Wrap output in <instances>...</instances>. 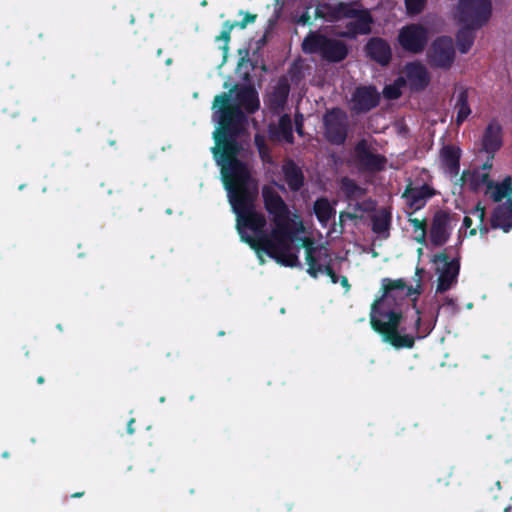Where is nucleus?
Returning <instances> with one entry per match:
<instances>
[{"label":"nucleus","instance_id":"obj_1","mask_svg":"<svg viewBox=\"0 0 512 512\" xmlns=\"http://www.w3.org/2000/svg\"><path fill=\"white\" fill-rule=\"evenodd\" d=\"M219 106V127L213 133L212 153L217 163L240 161L242 146L238 137L247 120L244 112L254 114L260 108L258 93L252 85H235L229 92L215 96L213 108Z\"/></svg>","mask_w":512,"mask_h":512},{"label":"nucleus","instance_id":"obj_2","mask_svg":"<svg viewBox=\"0 0 512 512\" xmlns=\"http://www.w3.org/2000/svg\"><path fill=\"white\" fill-rule=\"evenodd\" d=\"M222 181L228 192L229 203L237 216V230L243 242L251 248L253 242L270 236L264 228L267 224L265 216L255 210L258 196L257 184L251 177L247 165L242 161L221 162Z\"/></svg>","mask_w":512,"mask_h":512},{"label":"nucleus","instance_id":"obj_3","mask_svg":"<svg viewBox=\"0 0 512 512\" xmlns=\"http://www.w3.org/2000/svg\"><path fill=\"white\" fill-rule=\"evenodd\" d=\"M264 208L275 228L270 236H263L260 240L249 239L253 242L252 249L257 253H265L277 263L286 267L300 266L297 254L291 251L293 230L291 227L290 210L280 194L271 186L262 187Z\"/></svg>","mask_w":512,"mask_h":512},{"label":"nucleus","instance_id":"obj_4","mask_svg":"<svg viewBox=\"0 0 512 512\" xmlns=\"http://www.w3.org/2000/svg\"><path fill=\"white\" fill-rule=\"evenodd\" d=\"M382 298L376 300L371 308L370 313V324L372 329L381 335L384 342L390 344L396 349L412 348L415 344V337L411 334H401L404 329H400V323L402 321V313L396 310H385L381 307L384 303V298L393 296L394 291H404L406 296L420 295L422 288L420 284V278L417 280V285L407 286L404 279H389L384 278L382 280Z\"/></svg>","mask_w":512,"mask_h":512},{"label":"nucleus","instance_id":"obj_5","mask_svg":"<svg viewBox=\"0 0 512 512\" xmlns=\"http://www.w3.org/2000/svg\"><path fill=\"white\" fill-rule=\"evenodd\" d=\"M306 53H318L329 62H340L347 57L346 45L338 40L328 39L326 34H307L302 43Z\"/></svg>","mask_w":512,"mask_h":512},{"label":"nucleus","instance_id":"obj_6","mask_svg":"<svg viewBox=\"0 0 512 512\" xmlns=\"http://www.w3.org/2000/svg\"><path fill=\"white\" fill-rule=\"evenodd\" d=\"M325 139L332 145H343L348 137V115L340 107L327 109L323 115Z\"/></svg>","mask_w":512,"mask_h":512},{"label":"nucleus","instance_id":"obj_7","mask_svg":"<svg viewBox=\"0 0 512 512\" xmlns=\"http://www.w3.org/2000/svg\"><path fill=\"white\" fill-rule=\"evenodd\" d=\"M306 251V262L308 265L307 273L317 278L319 273H325L333 284L338 283L339 276L331 265V258L325 247H314L311 241L304 243Z\"/></svg>","mask_w":512,"mask_h":512},{"label":"nucleus","instance_id":"obj_8","mask_svg":"<svg viewBox=\"0 0 512 512\" xmlns=\"http://www.w3.org/2000/svg\"><path fill=\"white\" fill-rule=\"evenodd\" d=\"M456 52L450 36L437 37L427 51V63L433 69L449 70L455 61Z\"/></svg>","mask_w":512,"mask_h":512},{"label":"nucleus","instance_id":"obj_9","mask_svg":"<svg viewBox=\"0 0 512 512\" xmlns=\"http://www.w3.org/2000/svg\"><path fill=\"white\" fill-rule=\"evenodd\" d=\"M431 261L435 264L439 262L443 263V267L437 269L439 276L437 280L436 292L444 293L448 291L455 283H457V278L460 272V258L456 257L450 260L449 256L444 251L435 254Z\"/></svg>","mask_w":512,"mask_h":512},{"label":"nucleus","instance_id":"obj_10","mask_svg":"<svg viewBox=\"0 0 512 512\" xmlns=\"http://www.w3.org/2000/svg\"><path fill=\"white\" fill-rule=\"evenodd\" d=\"M458 14L462 22L476 25L485 22L491 14L490 0H461Z\"/></svg>","mask_w":512,"mask_h":512},{"label":"nucleus","instance_id":"obj_11","mask_svg":"<svg viewBox=\"0 0 512 512\" xmlns=\"http://www.w3.org/2000/svg\"><path fill=\"white\" fill-rule=\"evenodd\" d=\"M355 157L359 168L367 172H380L385 169L387 159L381 154L370 151L365 139L357 142L354 148Z\"/></svg>","mask_w":512,"mask_h":512},{"label":"nucleus","instance_id":"obj_12","mask_svg":"<svg viewBox=\"0 0 512 512\" xmlns=\"http://www.w3.org/2000/svg\"><path fill=\"white\" fill-rule=\"evenodd\" d=\"M380 94L375 86H359L352 93L351 110L355 114H363L371 111L379 105Z\"/></svg>","mask_w":512,"mask_h":512},{"label":"nucleus","instance_id":"obj_13","mask_svg":"<svg viewBox=\"0 0 512 512\" xmlns=\"http://www.w3.org/2000/svg\"><path fill=\"white\" fill-rule=\"evenodd\" d=\"M451 216L446 210H437L430 226V241L435 247L443 246L451 235Z\"/></svg>","mask_w":512,"mask_h":512},{"label":"nucleus","instance_id":"obj_14","mask_svg":"<svg viewBox=\"0 0 512 512\" xmlns=\"http://www.w3.org/2000/svg\"><path fill=\"white\" fill-rule=\"evenodd\" d=\"M331 18L349 17L351 18L350 24L355 25L353 32H369L371 16L368 11H357L344 3H338L333 12L330 14Z\"/></svg>","mask_w":512,"mask_h":512},{"label":"nucleus","instance_id":"obj_15","mask_svg":"<svg viewBox=\"0 0 512 512\" xmlns=\"http://www.w3.org/2000/svg\"><path fill=\"white\" fill-rule=\"evenodd\" d=\"M364 52L367 58L386 67L392 60V50L389 43L379 37H372L364 46Z\"/></svg>","mask_w":512,"mask_h":512},{"label":"nucleus","instance_id":"obj_16","mask_svg":"<svg viewBox=\"0 0 512 512\" xmlns=\"http://www.w3.org/2000/svg\"><path fill=\"white\" fill-rule=\"evenodd\" d=\"M403 73L412 91H423L430 83L428 70L421 62L414 61L407 63L404 66Z\"/></svg>","mask_w":512,"mask_h":512},{"label":"nucleus","instance_id":"obj_17","mask_svg":"<svg viewBox=\"0 0 512 512\" xmlns=\"http://www.w3.org/2000/svg\"><path fill=\"white\" fill-rule=\"evenodd\" d=\"M481 144L482 150L489 154L491 159L502 147L503 129L496 119L491 120L486 126L481 139Z\"/></svg>","mask_w":512,"mask_h":512},{"label":"nucleus","instance_id":"obj_18","mask_svg":"<svg viewBox=\"0 0 512 512\" xmlns=\"http://www.w3.org/2000/svg\"><path fill=\"white\" fill-rule=\"evenodd\" d=\"M435 195V191L428 184H423L419 187H413L411 184L407 185L402 197L406 199L407 205L415 211L425 206L426 201Z\"/></svg>","mask_w":512,"mask_h":512},{"label":"nucleus","instance_id":"obj_19","mask_svg":"<svg viewBox=\"0 0 512 512\" xmlns=\"http://www.w3.org/2000/svg\"><path fill=\"white\" fill-rule=\"evenodd\" d=\"M461 149L455 145H444L440 150L441 165L451 177H456L460 170Z\"/></svg>","mask_w":512,"mask_h":512},{"label":"nucleus","instance_id":"obj_20","mask_svg":"<svg viewBox=\"0 0 512 512\" xmlns=\"http://www.w3.org/2000/svg\"><path fill=\"white\" fill-rule=\"evenodd\" d=\"M269 138L276 142L294 143L293 125L290 115L283 114L280 116L277 125L269 126Z\"/></svg>","mask_w":512,"mask_h":512},{"label":"nucleus","instance_id":"obj_21","mask_svg":"<svg viewBox=\"0 0 512 512\" xmlns=\"http://www.w3.org/2000/svg\"><path fill=\"white\" fill-rule=\"evenodd\" d=\"M429 34H398V44L407 53H422L428 42Z\"/></svg>","mask_w":512,"mask_h":512},{"label":"nucleus","instance_id":"obj_22","mask_svg":"<svg viewBox=\"0 0 512 512\" xmlns=\"http://www.w3.org/2000/svg\"><path fill=\"white\" fill-rule=\"evenodd\" d=\"M282 172L291 191L297 192L303 187L305 181L303 171L292 159L284 162Z\"/></svg>","mask_w":512,"mask_h":512},{"label":"nucleus","instance_id":"obj_23","mask_svg":"<svg viewBox=\"0 0 512 512\" xmlns=\"http://www.w3.org/2000/svg\"><path fill=\"white\" fill-rule=\"evenodd\" d=\"M468 98L469 92L467 88L462 87L458 90L454 104V110L456 111L455 123L457 126L462 125L472 112Z\"/></svg>","mask_w":512,"mask_h":512},{"label":"nucleus","instance_id":"obj_24","mask_svg":"<svg viewBox=\"0 0 512 512\" xmlns=\"http://www.w3.org/2000/svg\"><path fill=\"white\" fill-rule=\"evenodd\" d=\"M392 213L389 208H380L375 215L372 216V231L378 235L389 236V230L391 227Z\"/></svg>","mask_w":512,"mask_h":512},{"label":"nucleus","instance_id":"obj_25","mask_svg":"<svg viewBox=\"0 0 512 512\" xmlns=\"http://www.w3.org/2000/svg\"><path fill=\"white\" fill-rule=\"evenodd\" d=\"M490 223L493 229H502L505 233L512 229V214L507 205L494 209Z\"/></svg>","mask_w":512,"mask_h":512},{"label":"nucleus","instance_id":"obj_26","mask_svg":"<svg viewBox=\"0 0 512 512\" xmlns=\"http://www.w3.org/2000/svg\"><path fill=\"white\" fill-rule=\"evenodd\" d=\"M487 193L494 202H501L512 194V178L506 176L501 183L489 182Z\"/></svg>","mask_w":512,"mask_h":512},{"label":"nucleus","instance_id":"obj_27","mask_svg":"<svg viewBox=\"0 0 512 512\" xmlns=\"http://www.w3.org/2000/svg\"><path fill=\"white\" fill-rule=\"evenodd\" d=\"M313 210L317 220L322 224L326 225L332 216L335 214V210L330 204L326 197L318 198L313 205Z\"/></svg>","mask_w":512,"mask_h":512},{"label":"nucleus","instance_id":"obj_28","mask_svg":"<svg viewBox=\"0 0 512 512\" xmlns=\"http://www.w3.org/2000/svg\"><path fill=\"white\" fill-rule=\"evenodd\" d=\"M340 188L348 200H355L366 194V189L359 186L355 180L349 177H343L341 179Z\"/></svg>","mask_w":512,"mask_h":512},{"label":"nucleus","instance_id":"obj_29","mask_svg":"<svg viewBox=\"0 0 512 512\" xmlns=\"http://www.w3.org/2000/svg\"><path fill=\"white\" fill-rule=\"evenodd\" d=\"M256 18V14L240 11L236 19L229 20L225 23V28L228 30H244L247 28L249 23L255 22Z\"/></svg>","mask_w":512,"mask_h":512},{"label":"nucleus","instance_id":"obj_30","mask_svg":"<svg viewBox=\"0 0 512 512\" xmlns=\"http://www.w3.org/2000/svg\"><path fill=\"white\" fill-rule=\"evenodd\" d=\"M289 94V86L287 84H279L270 95V105L276 108L283 107L287 102Z\"/></svg>","mask_w":512,"mask_h":512},{"label":"nucleus","instance_id":"obj_31","mask_svg":"<svg viewBox=\"0 0 512 512\" xmlns=\"http://www.w3.org/2000/svg\"><path fill=\"white\" fill-rule=\"evenodd\" d=\"M475 34H456V45L458 50L465 54L467 53L474 44Z\"/></svg>","mask_w":512,"mask_h":512},{"label":"nucleus","instance_id":"obj_32","mask_svg":"<svg viewBox=\"0 0 512 512\" xmlns=\"http://www.w3.org/2000/svg\"><path fill=\"white\" fill-rule=\"evenodd\" d=\"M255 146L258 150L259 156L263 161H270L271 160V154L270 149L267 146L265 139L261 135H256L254 138Z\"/></svg>","mask_w":512,"mask_h":512},{"label":"nucleus","instance_id":"obj_33","mask_svg":"<svg viewBox=\"0 0 512 512\" xmlns=\"http://www.w3.org/2000/svg\"><path fill=\"white\" fill-rule=\"evenodd\" d=\"M489 182H492V180H490L488 173L474 172L471 175L470 186L473 190H477L481 185L488 187Z\"/></svg>","mask_w":512,"mask_h":512},{"label":"nucleus","instance_id":"obj_34","mask_svg":"<svg viewBox=\"0 0 512 512\" xmlns=\"http://www.w3.org/2000/svg\"><path fill=\"white\" fill-rule=\"evenodd\" d=\"M405 4L409 14H417L424 8L425 0H405Z\"/></svg>","mask_w":512,"mask_h":512},{"label":"nucleus","instance_id":"obj_35","mask_svg":"<svg viewBox=\"0 0 512 512\" xmlns=\"http://www.w3.org/2000/svg\"><path fill=\"white\" fill-rule=\"evenodd\" d=\"M383 94H384L385 98H387L389 100H396L401 96L402 92L399 88H397L396 86L391 84V85L385 86V88L383 90Z\"/></svg>","mask_w":512,"mask_h":512},{"label":"nucleus","instance_id":"obj_36","mask_svg":"<svg viewBox=\"0 0 512 512\" xmlns=\"http://www.w3.org/2000/svg\"><path fill=\"white\" fill-rule=\"evenodd\" d=\"M408 221L413 226L415 233L427 230V223L425 219L409 218Z\"/></svg>","mask_w":512,"mask_h":512},{"label":"nucleus","instance_id":"obj_37","mask_svg":"<svg viewBox=\"0 0 512 512\" xmlns=\"http://www.w3.org/2000/svg\"><path fill=\"white\" fill-rule=\"evenodd\" d=\"M472 215L477 217L479 219V224H483L485 220V208L481 205V203H478L472 210Z\"/></svg>","mask_w":512,"mask_h":512},{"label":"nucleus","instance_id":"obj_38","mask_svg":"<svg viewBox=\"0 0 512 512\" xmlns=\"http://www.w3.org/2000/svg\"><path fill=\"white\" fill-rule=\"evenodd\" d=\"M408 84L406 76H399L394 80L393 85L396 86L401 90L402 87L406 86Z\"/></svg>","mask_w":512,"mask_h":512},{"label":"nucleus","instance_id":"obj_39","mask_svg":"<svg viewBox=\"0 0 512 512\" xmlns=\"http://www.w3.org/2000/svg\"><path fill=\"white\" fill-rule=\"evenodd\" d=\"M295 124H296V132L299 135H302L303 134L302 115H296Z\"/></svg>","mask_w":512,"mask_h":512},{"label":"nucleus","instance_id":"obj_40","mask_svg":"<svg viewBox=\"0 0 512 512\" xmlns=\"http://www.w3.org/2000/svg\"><path fill=\"white\" fill-rule=\"evenodd\" d=\"M427 230L420 231L415 237L417 243L424 244L426 242Z\"/></svg>","mask_w":512,"mask_h":512},{"label":"nucleus","instance_id":"obj_41","mask_svg":"<svg viewBox=\"0 0 512 512\" xmlns=\"http://www.w3.org/2000/svg\"><path fill=\"white\" fill-rule=\"evenodd\" d=\"M443 306H449L453 309V311L457 310V304L453 298L446 297Z\"/></svg>","mask_w":512,"mask_h":512},{"label":"nucleus","instance_id":"obj_42","mask_svg":"<svg viewBox=\"0 0 512 512\" xmlns=\"http://www.w3.org/2000/svg\"><path fill=\"white\" fill-rule=\"evenodd\" d=\"M329 8H330V7H329V6H327V5L319 6V7L316 9V13H317L318 15H320V16L325 17V16H327V15L329 14V12H328V9H329Z\"/></svg>","mask_w":512,"mask_h":512},{"label":"nucleus","instance_id":"obj_43","mask_svg":"<svg viewBox=\"0 0 512 512\" xmlns=\"http://www.w3.org/2000/svg\"><path fill=\"white\" fill-rule=\"evenodd\" d=\"M310 18H311V17H310V15H309L308 11H307V12L303 13V14H302L298 19H297V23H300V24L305 25V24L309 23Z\"/></svg>","mask_w":512,"mask_h":512},{"label":"nucleus","instance_id":"obj_44","mask_svg":"<svg viewBox=\"0 0 512 512\" xmlns=\"http://www.w3.org/2000/svg\"><path fill=\"white\" fill-rule=\"evenodd\" d=\"M420 325H421L420 311L418 309H416V320H415V324H414L415 331L419 330Z\"/></svg>","mask_w":512,"mask_h":512},{"label":"nucleus","instance_id":"obj_45","mask_svg":"<svg viewBox=\"0 0 512 512\" xmlns=\"http://www.w3.org/2000/svg\"><path fill=\"white\" fill-rule=\"evenodd\" d=\"M340 284L342 285V287H344L346 290H349L351 285L348 281V278L346 276H342L341 279H340Z\"/></svg>","mask_w":512,"mask_h":512},{"label":"nucleus","instance_id":"obj_46","mask_svg":"<svg viewBox=\"0 0 512 512\" xmlns=\"http://www.w3.org/2000/svg\"><path fill=\"white\" fill-rule=\"evenodd\" d=\"M134 423H135V419H134V418H131V419L129 420L128 424H127V432H128L129 434H133V433L135 432V429H134V427H133Z\"/></svg>","mask_w":512,"mask_h":512},{"label":"nucleus","instance_id":"obj_47","mask_svg":"<svg viewBox=\"0 0 512 512\" xmlns=\"http://www.w3.org/2000/svg\"><path fill=\"white\" fill-rule=\"evenodd\" d=\"M463 226L465 228H471L472 226V219L469 216H465L463 219Z\"/></svg>","mask_w":512,"mask_h":512},{"label":"nucleus","instance_id":"obj_48","mask_svg":"<svg viewBox=\"0 0 512 512\" xmlns=\"http://www.w3.org/2000/svg\"><path fill=\"white\" fill-rule=\"evenodd\" d=\"M478 229H479L481 234L488 233V228H487L486 225H484V223L483 224H479Z\"/></svg>","mask_w":512,"mask_h":512},{"label":"nucleus","instance_id":"obj_49","mask_svg":"<svg viewBox=\"0 0 512 512\" xmlns=\"http://www.w3.org/2000/svg\"><path fill=\"white\" fill-rule=\"evenodd\" d=\"M336 35L337 36H341V37H346V38H349V39H356L358 34H346V33H343V34H336Z\"/></svg>","mask_w":512,"mask_h":512},{"label":"nucleus","instance_id":"obj_50","mask_svg":"<svg viewBox=\"0 0 512 512\" xmlns=\"http://www.w3.org/2000/svg\"><path fill=\"white\" fill-rule=\"evenodd\" d=\"M230 35L231 34H219V36L217 37V39H223L225 41H228L230 39Z\"/></svg>","mask_w":512,"mask_h":512},{"label":"nucleus","instance_id":"obj_51","mask_svg":"<svg viewBox=\"0 0 512 512\" xmlns=\"http://www.w3.org/2000/svg\"><path fill=\"white\" fill-rule=\"evenodd\" d=\"M267 36H268V34L263 33V36H262V38L259 40V42H261V43H263V44H264V43H266V42H267Z\"/></svg>","mask_w":512,"mask_h":512},{"label":"nucleus","instance_id":"obj_52","mask_svg":"<svg viewBox=\"0 0 512 512\" xmlns=\"http://www.w3.org/2000/svg\"><path fill=\"white\" fill-rule=\"evenodd\" d=\"M84 495V492H76L74 494H72L71 496L73 498H78V497H82Z\"/></svg>","mask_w":512,"mask_h":512},{"label":"nucleus","instance_id":"obj_53","mask_svg":"<svg viewBox=\"0 0 512 512\" xmlns=\"http://www.w3.org/2000/svg\"><path fill=\"white\" fill-rule=\"evenodd\" d=\"M476 234H477V229H476V228H471V229L469 230V235H470V236H475Z\"/></svg>","mask_w":512,"mask_h":512},{"label":"nucleus","instance_id":"obj_54","mask_svg":"<svg viewBox=\"0 0 512 512\" xmlns=\"http://www.w3.org/2000/svg\"><path fill=\"white\" fill-rule=\"evenodd\" d=\"M44 382H45V378H44L43 376H39V377L37 378V383H38V384H43Z\"/></svg>","mask_w":512,"mask_h":512},{"label":"nucleus","instance_id":"obj_55","mask_svg":"<svg viewBox=\"0 0 512 512\" xmlns=\"http://www.w3.org/2000/svg\"><path fill=\"white\" fill-rule=\"evenodd\" d=\"M3 458L7 459L10 457V453L8 451H4L1 455Z\"/></svg>","mask_w":512,"mask_h":512},{"label":"nucleus","instance_id":"obj_56","mask_svg":"<svg viewBox=\"0 0 512 512\" xmlns=\"http://www.w3.org/2000/svg\"><path fill=\"white\" fill-rule=\"evenodd\" d=\"M492 167V164L491 163H488L486 162L484 165H483V169H490Z\"/></svg>","mask_w":512,"mask_h":512},{"label":"nucleus","instance_id":"obj_57","mask_svg":"<svg viewBox=\"0 0 512 512\" xmlns=\"http://www.w3.org/2000/svg\"><path fill=\"white\" fill-rule=\"evenodd\" d=\"M504 512H512V505L507 507Z\"/></svg>","mask_w":512,"mask_h":512},{"label":"nucleus","instance_id":"obj_58","mask_svg":"<svg viewBox=\"0 0 512 512\" xmlns=\"http://www.w3.org/2000/svg\"><path fill=\"white\" fill-rule=\"evenodd\" d=\"M400 32L405 33V32H410V31L408 30V28H402Z\"/></svg>","mask_w":512,"mask_h":512},{"label":"nucleus","instance_id":"obj_59","mask_svg":"<svg viewBox=\"0 0 512 512\" xmlns=\"http://www.w3.org/2000/svg\"><path fill=\"white\" fill-rule=\"evenodd\" d=\"M422 271H423L422 269L417 268L416 269V274L419 275Z\"/></svg>","mask_w":512,"mask_h":512},{"label":"nucleus","instance_id":"obj_60","mask_svg":"<svg viewBox=\"0 0 512 512\" xmlns=\"http://www.w3.org/2000/svg\"><path fill=\"white\" fill-rule=\"evenodd\" d=\"M225 335V332L224 331H219L218 332V336H224Z\"/></svg>","mask_w":512,"mask_h":512},{"label":"nucleus","instance_id":"obj_61","mask_svg":"<svg viewBox=\"0 0 512 512\" xmlns=\"http://www.w3.org/2000/svg\"><path fill=\"white\" fill-rule=\"evenodd\" d=\"M468 172L467 171H464L463 174H462V179L465 177V175L467 174Z\"/></svg>","mask_w":512,"mask_h":512}]
</instances>
